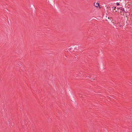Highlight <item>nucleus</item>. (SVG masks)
Wrapping results in <instances>:
<instances>
[{"mask_svg":"<svg viewBox=\"0 0 132 132\" xmlns=\"http://www.w3.org/2000/svg\"><path fill=\"white\" fill-rule=\"evenodd\" d=\"M94 5L97 8L98 7L99 8H101V7H100V5L99 3H97L96 4V5H95V3H94Z\"/></svg>","mask_w":132,"mask_h":132,"instance_id":"2","label":"nucleus"},{"mask_svg":"<svg viewBox=\"0 0 132 132\" xmlns=\"http://www.w3.org/2000/svg\"><path fill=\"white\" fill-rule=\"evenodd\" d=\"M91 79H93V78H92H92H91Z\"/></svg>","mask_w":132,"mask_h":132,"instance_id":"14","label":"nucleus"},{"mask_svg":"<svg viewBox=\"0 0 132 132\" xmlns=\"http://www.w3.org/2000/svg\"><path fill=\"white\" fill-rule=\"evenodd\" d=\"M70 50H71V48H70Z\"/></svg>","mask_w":132,"mask_h":132,"instance_id":"12","label":"nucleus"},{"mask_svg":"<svg viewBox=\"0 0 132 132\" xmlns=\"http://www.w3.org/2000/svg\"><path fill=\"white\" fill-rule=\"evenodd\" d=\"M116 5H117L118 6V5H120V4L119 3L117 2L116 3Z\"/></svg>","mask_w":132,"mask_h":132,"instance_id":"8","label":"nucleus"},{"mask_svg":"<svg viewBox=\"0 0 132 132\" xmlns=\"http://www.w3.org/2000/svg\"><path fill=\"white\" fill-rule=\"evenodd\" d=\"M112 10H113H113H115L116 9V7H112Z\"/></svg>","mask_w":132,"mask_h":132,"instance_id":"6","label":"nucleus"},{"mask_svg":"<svg viewBox=\"0 0 132 132\" xmlns=\"http://www.w3.org/2000/svg\"><path fill=\"white\" fill-rule=\"evenodd\" d=\"M79 94V96L80 97H85L84 96V95H83V96L81 94Z\"/></svg>","mask_w":132,"mask_h":132,"instance_id":"5","label":"nucleus"},{"mask_svg":"<svg viewBox=\"0 0 132 132\" xmlns=\"http://www.w3.org/2000/svg\"><path fill=\"white\" fill-rule=\"evenodd\" d=\"M120 10H121L122 11L124 12V13H126V11H127L126 10H125V9L124 8H122V7H121V9Z\"/></svg>","mask_w":132,"mask_h":132,"instance_id":"3","label":"nucleus"},{"mask_svg":"<svg viewBox=\"0 0 132 132\" xmlns=\"http://www.w3.org/2000/svg\"><path fill=\"white\" fill-rule=\"evenodd\" d=\"M120 13H121V12H121V11H120Z\"/></svg>","mask_w":132,"mask_h":132,"instance_id":"13","label":"nucleus"},{"mask_svg":"<svg viewBox=\"0 0 132 132\" xmlns=\"http://www.w3.org/2000/svg\"><path fill=\"white\" fill-rule=\"evenodd\" d=\"M106 20L107 21H108V19H106Z\"/></svg>","mask_w":132,"mask_h":132,"instance_id":"11","label":"nucleus"},{"mask_svg":"<svg viewBox=\"0 0 132 132\" xmlns=\"http://www.w3.org/2000/svg\"><path fill=\"white\" fill-rule=\"evenodd\" d=\"M111 22H112V23H113L114 25H115V24H116V21L112 19V20L111 21Z\"/></svg>","mask_w":132,"mask_h":132,"instance_id":"4","label":"nucleus"},{"mask_svg":"<svg viewBox=\"0 0 132 132\" xmlns=\"http://www.w3.org/2000/svg\"><path fill=\"white\" fill-rule=\"evenodd\" d=\"M109 17L108 18V19L109 20Z\"/></svg>","mask_w":132,"mask_h":132,"instance_id":"10","label":"nucleus"},{"mask_svg":"<svg viewBox=\"0 0 132 132\" xmlns=\"http://www.w3.org/2000/svg\"><path fill=\"white\" fill-rule=\"evenodd\" d=\"M117 8L118 9H120L121 7H117Z\"/></svg>","mask_w":132,"mask_h":132,"instance_id":"9","label":"nucleus"},{"mask_svg":"<svg viewBox=\"0 0 132 132\" xmlns=\"http://www.w3.org/2000/svg\"><path fill=\"white\" fill-rule=\"evenodd\" d=\"M112 18L111 17L110 18V21H111L112 20Z\"/></svg>","mask_w":132,"mask_h":132,"instance_id":"7","label":"nucleus"},{"mask_svg":"<svg viewBox=\"0 0 132 132\" xmlns=\"http://www.w3.org/2000/svg\"><path fill=\"white\" fill-rule=\"evenodd\" d=\"M122 23H121L120 22H118L116 23V24H115V25L118 27H121L122 25Z\"/></svg>","mask_w":132,"mask_h":132,"instance_id":"1","label":"nucleus"}]
</instances>
